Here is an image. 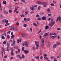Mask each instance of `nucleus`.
<instances>
[{"label":"nucleus","instance_id":"f257e3e1","mask_svg":"<svg viewBox=\"0 0 61 61\" xmlns=\"http://www.w3.org/2000/svg\"><path fill=\"white\" fill-rule=\"evenodd\" d=\"M41 46L42 47H43L44 46V43H45V41H44V39H41Z\"/></svg>","mask_w":61,"mask_h":61},{"label":"nucleus","instance_id":"f03ea898","mask_svg":"<svg viewBox=\"0 0 61 61\" xmlns=\"http://www.w3.org/2000/svg\"><path fill=\"white\" fill-rule=\"evenodd\" d=\"M41 5H43V7H46L47 6V3L46 2L42 3L41 4Z\"/></svg>","mask_w":61,"mask_h":61},{"label":"nucleus","instance_id":"7ed1b4c3","mask_svg":"<svg viewBox=\"0 0 61 61\" xmlns=\"http://www.w3.org/2000/svg\"><path fill=\"white\" fill-rule=\"evenodd\" d=\"M35 44L36 45V46L37 47H36V49H38V47H39V45H38L39 44V43L38 42H37L36 41H35Z\"/></svg>","mask_w":61,"mask_h":61},{"label":"nucleus","instance_id":"20e7f679","mask_svg":"<svg viewBox=\"0 0 61 61\" xmlns=\"http://www.w3.org/2000/svg\"><path fill=\"white\" fill-rule=\"evenodd\" d=\"M15 40H13V43H12L11 44V46H14V45H15Z\"/></svg>","mask_w":61,"mask_h":61},{"label":"nucleus","instance_id":"39448f33","mask_svg":"<svg viewBox=\"0 0 61 61\" xmlns=\"http://www.w3.org/2000/svg\"><path fill=\"white\" fill-rule=\"evenodd\" d=\"M9 28L10 29V30H12L13 29H14V28H15V27H14V26H12L9 27Z\"/></svg>","mask_w":61,"mask_h":61},{"label":"nucleus","instance_id":"423d86ee","mask_svg":"<svg viewBox=\"0 0 61 61\" xmlns=\"http://www.w3.org/2000/svg\"><path fill=\"white\" fill-rule=\"evenodd\" d=\"M21 35L22 36L24 37H25V33H22L21 34Z\"/></svg>","mask_w":61,"mask_h":61},{"label":"nucleus","instance_id":"0eeeda50","mask_svg":"<svg viewBox=\"0 0 61 61\" xmlns=\"http://www.w3.org/2000/svg\"><path fill=\"white\" fill-rule=\"evenodd\" d=\"M46 16H43L42 17V19L43 20H46Z\"/></svg>","mask_w":61,"mask_h":61},{"label":"nucleus","instance_id":"6e6552de","mask_svg":"<svg viewBox=\"0 0 61 61\" xmlns=\"http://www.w3.org/2000/svg\"><path fill=\"white\" fill-rule=\"evenodd\" d=\"M49 34L48 33H46L44 35V36H47Z\"/></svg>","mask_w":61,"mask_h":61},{"label":"nucleus","instance_id":"1a4fd4ad","mask_svg":"<svg viewBox=\"0 0 61 61\" xmlns=\"http://www.w3.org/2000/svg\"><path fill=\"white\" fill-rule=\"evenodd\" d=\"M56 44H54L53 46V48H55L56 47Z\"/></svg>","mask_w":61,"mask_h":61},{"label":"nucleus","instance_id":"9d476101","mask_svg":"<svg viewBox=\"0 0 61 61\" xmlns=\"http://www.w3.org/2000/svg\"><path fill=\"white\" fill-rule=\"evenodd\" d=\"M55 22H53L52 23V25L51 24L50 25H51V27L53 26V25H54V24H55Z\"/></svg>","mask_w":61,"mask_h":61},{"label":"nucleus","instance_id":"9b49d317","mask_svg":"<svg viewBox=\"0 0 61 61\" xmlns=\"http://www.w3.org/2000/svg\"><path fill=\"white\" fill-rule=\"evenodd\" d=\"M21 41V40L20 39H18L17 40V43H19V42H20Z\"/></svg>","mask_w":61,"mask_h":61},{"label":"nucleus","instance_id":"f8f14e48","mask_svg":"<svg viewBox=\"0 0 61 61\" xmlns=\"http://www.w3.org/2000/svg\"><path fill=\"white\" fill-rule=\"evenodd\" d=\"M25 45L27 47L28 46V44H27V43L26 42H25Z\"/></svg>","mask_w":61,"mask_h":61},{"label":"nucleus","instance_id":"ddd939ff","mask_svg":"<svg viewBox=\"0 0 61 61\" xmlns=\"http://www.w3.org/2000/svg\"><path fill=\"white\" fill-rule=\"evenodd\" d=\"M24 52H25V53H28L29 52V51H26L25 50H24Z\"/></svg>","mask_w":61,"mask_h":61},{"label":"nucleus","instance_id":"4468645a","mask_svg":"<svg viewBox=\"0 0 61 61\" xmlns=\"http://www.w3.org/2000/svg\"><path fill=\"white\" fill-rule=\"evenodd\" d=\"M1 37L2 38V39H5V36H4L2 35L1 36Z\"/></svg>","mask_w":61,"mask_h":61},{"label":"nucleus","instance_id":"2eb2a0df","mask_svg":"<svg viewBox=\"0 0 61 61\" xmlns=\"http://www.w3.org/2000/svg\"><path fill=\"white\" fill-rule=\"evenodd\" d=\"M34 8L33 7H31L30 8L31 10H32V11H34Z\"/></svg>","mask_w":61,"mask_h":61},{"label":"nucleus","instance_id":"dca6fc26","mask_svg":"<svg viewBox=\"0 0 61 61\" xmlns=\"http://www.w3.org/2000/svg\"><path fill=\"white\" fill-rule=\"evenodd\" d=\"M37 4H41V3H42L40 1H37Z\"/></svg>","mask_w":61,"mask_h":61},{"label":"nucleus","instance_id":"f3484780","mask_svg":"<svg viewBox=\"0 0 61 61\" xmlns=\"http://www.w3.org/2000/svg\"><path fill=\"white\" fill-rule=\"evenodd\" d=\"M40 16L38 14L36 16V17H37L38 18L39 17H40Z\"/></svg>","mask_w":61,"mask_h":61},{"label":"nucleus","instance_id":"a211bd4d","mask_svg":"<svg viewBox=\"0 0 61 61\" xmlns=\"http://www.w3.org/2000/svg\"><path fill=\"white\" fill-rule=\"evenodd\" d=\"M6 2L5 1H4L3 2V4H6Z\"/></svg>","mask_w":61,"mask_h":61},{"label":"nucleus","instance_id":"6ab92c4d","mask_svg":"<svg viewBox=\"0 0 61 61\" xmlns=\"http://www.w3.org/2000/svg\"><path fill=\"white\" fill-rule=\"evenodd\" d=\"M49 28V27L48 26H47L46 27V30Z\"/></svg>","mask_w":61,"mask_h":61},{"label":"nucleus","instance_id":"aec40b11","mask_svg":"<svg viewBox=\"0 0 61 61\" xmlns=\"http://www.w3.org/2000/svg\"><path fill=\"white\" fill-rule=\"evenodd\" d=\"M5 21L6 23H8V20H5Z\"/></svg>","mask_w":61,"mask_h":61},{"label":"nucleus","instance_id":"412c9836","mask_svg":"<svg viewBox=\"0 0 61 61\" xmlns=\"http://www.w3.org/2000/svg\"><path fill=\"white\" fill-rule=\"evenodd\" d=\"M11 56H14V53L13 52V51H11Z\"/></svg>","mask_w":61,"mask_h":61},{"label":"nucleus","instance_id":"4be33fe9","mask_svg":"<svg viewBox=\"0 0 61 61\" xmlns=\"http://www.w3.org/2000/svg\"><path fill=\"white\" fill-rule=\"evenodd\" d=\"M7 46H10V44L8 42L7 43Z\"/></svg>","mask_w":61,"mask_h":61},{"label":"nucleus","instance_id":"5701e85b","mask_svg":"<svg viewBox=\"0 0 61 61\" xmlns=\"http://www.w3.org/2000/svg\"><path fill=\"white\" fill-rule=\"evenodd\" d=\"M56 37V36H52L51 38H52V39H54V38H55Z\"/></svg>","mask_w":61,"mask_h":61},{"label":"nucleus","instance_id":"b1692460","mask_svg":"<svg viewBox=\"0 0 61 61\" xmlns=\"http://www.w3.org/2000/svg\"><path fill=\"white\" fill-rule=\"evenodd\" d=\"M60 57H61V55L58 56H57V58H60Z\"/></svg>","mask_w":61,"mask_h":61},{"label":"nucleus","instance_id":"393cba45","mask_svg":"<svg viewBox=\"0 0 61 61\" xmlns=\"http://www.w3.org/2000/svg\"><path fill=\"white\" fill-rule=\"evenodd\" d=\"M4 13H6L7 14H8V12H7L6 11H4Z\"/></svg>","mask_w":61,"mask_h":61},{"label":"nucleus","instance_id":"a878e982","mask_svg":"<svg viewBox=\"0 0 61 61\" xmlns=\"http://www.w3.org/2000/svg\"><path fill=\"white\" fill-rule=\"evenodd\" d=\"M35 58L36 59H38L39 58V56H36L35 57Z\"/></svg>","mask_w":61,"mask_h":61},{"label":"nucleus","instance_id":"bb28decb","mask_svg":"<svg viewBox=\"0 0 61 61\" xmlns=\"http://www.w3.org/2000/svg\"><path fill=\"white\" fill-rule=\"evenodd\" d=\"M22 2L23 3H25V1L24 0H21Z\"/></svg>","mask_w":61,"mask_h":61},{"label":"nucleus","instance_id":"cd10ccee","mask_svg":"<svg viewBox=\"0 0 61 61\" xmlns=\"http://www.w3.org/2000/svg\"><path fill=\"white\" fill-rule=\"evenodd\" d=\"M48 47H50V46H51V45L50 44H48Z\"/></svg>","mask_w":61,"mask_h":61},{"label":"nucleus","instance_id":"c85d7f7f","mask_svg":"<svg viewBox=\"0 0 61 61\" xmlns=\"http://www.w3.org/2000/svg\"><path fill=\"white\" fill-rule=\"evenodd\" d=\"M22 56L23 58H24L25 57V56H24V55L23 54L22 55Z\"/></svg>","mask_w":61,"mask_h":61},{"label":"nucleus","instance_id":"c756f323","mask_svg":"<svg viewBox=\"0 0 61 61\" xmlns=\"http://www.w3.org/2000/svg\"><path fill=\"white\" fill-rule=\"evenodd\" d=\"M24 15H24L22 14L20 15L21 17H24Z\"/></svg>","mask_w":61,"mask_h":61},{"label":"nucleus","instance_id":"7c9ffc66","mask_svg":"<svg viewBox=\"0 0 61 61\" xmlns=\"http://www.w3.org/2000/svg\"><path fill=\"white\" fill-rule=\"evenodd\" d=\"M44 56H45V57H46V56H47V55L46 54H44Z\"/></svg>","mask_w":61,"mask_h":61},{"label":"nucleus","instance_id":"2f4dec72","mask_svg":"<svg viewBox=\"0 0 61 61\" xmlns=\"http://www.w3.org/2000/svg\"><path fill=\"white\" fill-rule=\"evenodd\" d=\"M27 25L26 24H24V27H26V26H27Z\"/></svg>","mask_w":61,"mask_h":61},{"label":"nucleus","instance_id":"473e14b6","mask_svg":"<svg viewBox=\"0 0 61 61\" xmlns=\"http://www.w3.org/2000/svg\"><path fill=\"white\" fill-rule=\"evenodd\" d=\"M35 48L34 46H33V47H32V49H33V50H35Z\"/></svg>","mask_w":61,"mask_h":61},{"label":"nucleus","instance_id":"72a5a7b5","mask_svg":"<svg viewBox=\"0 0 61 61\" xmlns=\"http://www.w3.org/2000/svg\"><path fill=\"white\" fill-rule=\"evenodd\" d=\"M37 5H34V6H33V7H37Z\"/></svg>","mask_w":61,"mask_h":61},{"label":"nucleus","instance_id":"f704fd0d","mask_svg":"<svg viewBox=\"0 0 61 61\" xmlns=\"http://www.w3.org/2000/svg\"><path fill=\"white\" fill-rule=\"evenodd\" d=\"M51 5V6H54V4H51L50 5Z\"/></svg>","mask_w":61,"mask_h":61},{"label":"nucleus","instance_id":"c9c22d12","mask_svg":"<svg viewBox=\"0 0 61 61\" xmlns=\"http://www.w3.org/2000/svg\"><path fill=\"white\" fill-rule=\"evenodd\" d=\"M59 21H60V20H61V17H60L59 16Z\"/></svg>","mask_w":61,"mask_h":61},{"label":"nucleus","instance_id":"e433bc0d","mask_svg":"<svg viewBox=\"0 0 61 61\" xmlns=\"http://www.w3.org/2000/svg\"><path fill=\"white\" fill-rule=\"evenodd\" d=\"M34 25H35L36 26H37V25L35 23H33Z\"/></svg>","mask_w":61,"mask_h":61},{"label":"nucleus","instance_id":"4c0bfd02","mask_svg":"<svg viewBox=\"0 0 61 61\" xmlns=\"http://www.w3.org/2000/svg\"><path fill=\"white\" fill-rule=\"evenodd\" d=\"M9 23H6V24L5 25V26H7V25H9Z\"/></svg>","mask_w":61,"mask_h":61},{"label":"nucleus","instance_id":"58836bf2","mask_svg":"<svg viewBox=\"0 0 61 61\" xmlns=\"http://www.w3.org/2000/svg\"><path fill=\"white\" fill-rule=\"evenodd\" d=\"M24 47H22V51H24V50H24Z\"/></svg>","mask_w":61,"mask_h":61},{"label":"nucleus","instance_id":"ea45409f","mask_svg":"<svg viewBox=\"0 0 61 61\" xmlns=\"http://www.w3.org/2000/svg\"><path fill=\"white\" fill-rule=\"evenodd\" d=\"M6 51H7L8 52H9L10 50L9 49H6Z\"/></svg>","mask_w":61,"mask_h":61},{"label":"nucleus","instance_id":"a19ab883","mask_svg":"<svg viewBox=\"0 0 61 61\" xmlns=\"http://www.w3.org/2000/svg\"><path fill=\"white\" fill-rule=\"evenodd\" d=\"M45 59H46V60H47L48 59V58H47V57H44Z\"/></svg>","mask_w":61,"mask_h":61},{"label":"nucleus","instance_id":"79ce46f5","mask_svg":"<svg viewBox=\"0 0 61 61\" xmlns=\"http://www.w3.org/2000/svg\"><path fill=\"white\" fill-rule=\"evenodd\" d=\"M53 2L54 3V4H56V1L54 0H53Z\"/></svg>","mask_w":61,"mask_h":61},{"label":"nucleus","instance_id":"37998d69","mask_svg":"<svg viewBox=\"0 0 61 61\" xmlns=\"http://www.w3.org/2000/svg\"><path fill=\"white\" fill-rule=\"evenodd\" d=\"M56 44L57 45H60V44L59 42H57Z\"/></svg>","mask_w":61,"mask_h":61},{"label":"nucleus","instance_id":"c03bdc74","mask_svg":"<svg viewBox=\"0 0 61 61\" xmlns=\"http://www.w3.org/2000/svg\"><path fill=\"white\" fill-rule=\"evenodd\" d=\"M57 30H61V29L60 28H57Z\"/></svg>","mask_w":61,"mask_h":61},{"label":"nucleus","instance_id":"a18cd8bd","mask_svg":"<svg viewBox=\"0 0 61 61\" xmlns=\"http://www.w3.org/2000/svg\"><path fill=\"white\" fill-rule=\"evenodd\" d=\"M30 18H28L27 19V21H30Z\"/></svg>","mask_w":61,"mask_h":61},{"label":"nucleus","instance_id":"49530a36","mask_svg":"<svg viewBox=\"0 0 61 61\" xmlns=\"http://www.w3.org/2000/svg\"><path fill=\"white\" fill-rule=\"evenodd\" d=\"M18 53H19L20 52V49H18Z\"/></svg>","mask_w":61,"mask_h":61},{"label":"nucleus","instance_id":"de8ad7c7","mask_svg":"<svg viewBox=\"0 0 61 61\" xmlns=\"http://www.w3.org/2000/svg\"><path fill=\"white\" fill-rule=\"evenodd\" d=\"M30 31H31V32H32V28H30Z\"/></svg>","mask_w":61,"mask_h":61},{"label":"nucleus","instance_id":"09e8293b","mask_svg":"<svg viewBox=\"0 0 61 61\" xmlns=\"http://www.w3.org/2000/svg\"><path fill=\"white\" fill-rule=\"evenodd\" d=\"M48 15L49 16H51V14H48Z\"/></svg>","mask_w":61,"mask_h":61},{"label":"nucleus","instance_id":"8fccbe9b","mask_svg":"<svg viewBox=\"0 0 61 61\" xmlns=\"http://www.w3.org/2000/svg\"><path fill=\"white\" fill-rule=\"evenodd\" d=\"M7 38L8 39H9V38H10V36H9V35H7Z\"/></svg>","mask_w":61,"mask_h":61},{"label":"nucleus","instance_id":"3c124183","mask_svg":"<svg viewBox=\"0 0 61 61\" xmlns=\"http://www.w3.org/2000/svg\"><path fill=\"white\" fill-rule=\"evenodd\" d=\"M15 37V36L13 35L11 36V38H13V37Z\"/></svg>","mask_w":61,"mask_h":61},{"label":"nucleus","instance_id":"603ef678","mask_svg":"<svg viewBox=\"0 0 61 61\" xmlns=\"http://www.w3.org/2000/svg\"><path fill=\"white\" fill-rule=\"evenodd\" d=\"M7 56V55H5V56H4V58H6Z\"/></svg>","mask_w":61,"mask_h":61},{"label":"nucleus","instance_id":"864d4df0","mask_svg":"<svg viewBox=\"0 0 61 61\" xmlns=\"http://www.w3.org/2000/svg\"><path fill=\"white\" fill-rule=\"evenodd\" d=\"M3 43L4 44H6V41H5L4 42H3Z\"/></svg>","mask_w":61,"mask_h":61},{"label":"nucleus","instance_id":"5fc2aeb1","mask_svg":"<svg viewBox=\"0 0 61 61\" xmlns=\"http://www.w3.org/2000/svg\"><path fill=\"white\" fill-rule=\"evenodd\" d=\"M41 8V7H38V10H39Z\"/></svg>","mask_w":61,"mask_h":61},{"label":"nucleus","instance_id":"6e6d98bb","mask_svg":"<svg viewBox=\"0 0 61 61\" xmlns=\"http://www.w3.org/2000/svg\"><path fill=\"white\" fill-rule=\"evenodd\" d=\"M18 46H16V47H14V48H16V49H17V48H18Z\"/></svg>","mask_w":61,"mask_h":61},{"label":"nucleus","instance_id":"4d7b16f0","mask_svg":"<svg viewBox=\"0 0 61 61\" xmlns=\"http://www.w3.org/2000/svg\"><path fill=\"white\" fill-rule=\"evenodd\" d=\"M52 35L53 36H54V35H56V33H54L52 34Z\"/></svg>","mask_w":61,"mask_h":61},{"label":"nucleus","instance_id":"13d9d810","mask_svg":"<svg viewBox=\"0 0 61 61\" xmlns=\"http://www.w3.org/2000/svg\"><path fill=\"white\" fill-rule=\"evenodd\" d=\"M43 56H41V57H40V59H42V58H43Z\"/></svg>","mask_w":61,"mask_h":61},{"label":"nucleus","instance_id":"bf43d9fd","mask_svg":"<svg viewBox=\"0 0 61 61\" xmlns=\"http://www.w3.org/2000/svg\"><path fill=\"white\" fill-rule=\"evenodd\" d=\"M14 30L15 31H17V29L15 28L14 29Z\"/></svg>","mask_w":61,"mask_h":61},{"label":"nucleus","instance_id":"052dcab7","mask_svg":"<svg viewBox=\"0 0 61 61\" xmlns=\"http://www.w3.org/2000/svg\"><path fill=\"white\" fill-rule=\"evenodd\" d=\"M9 13H12V11H11V10H9Z\"/></svg>","mask_w":61,"mask_h":61},{"label":"nucleus","instance_id":"680f3d73","mask_svg":"<svg viewBox=\"0 0 61 61\" xmlns=\"http://www.w3.org/2000/svg\"><path fill=\"white\" fill-rule=\"evenodd\" d=\"M53 58H54V57H53V56H51V57L50 58H51V59H53Z\"/></svg>","mask_w":61,"mask_h":61},{"label":"nucleus","instance_id":"e2e57ef3","mask_svg":"<svg viewBox=\"0 0 61 61\" xmlns=\"http://www.w3.org/2000/svg\"><path fill=\"white\" fill-rule=\"evenodd\" d=\"M11 51H13V50H14V49H13V48H11Z\"/></svg>","mask_w":61,"mask_h":61},{"label":"nucleus","instance_id":"0e129e2a","mask_svg":"<svg viewBox=\"0 0 61 61\" xmlns=\"http://www.w3.org/2000/svg\"><path fill=\"white\" fill-rule=\"evenodd\" d=\"M54 61H57V60H56V59L55 58H54Z\"/></svg>","mask_w":61,"mask_h":61},{"label":"nucleus","instance_id":"69168bd1","mask_svg":"<svg viewBox=\"0 0 61 61\" xmlns=\"http://www.w3.org/2000/svg\"><path fill=\"white\" fill-rule=\"evenodd\" d=\"M37 20H41V18H38Z\"/></svg>","mask_w":61,"mask_h":61},{"label":"nucleus","instance_id":"338daca9","mask_svg":"<svg viewBox=\"0 0 61 61\" xmlns=\"http://www.w3.org/2000/svg\"><path fill=\"white\" fill-rule=\"evenodd\" d=\"M50 11V9L49 8H48V9L47 11Z\"/></svg>","mask_w":61,"mask_h":61},{"label":"nucleus","instance_id":"774afa93","mask_svg":"<svg viewBox=\"0 0 61 61\" xmlns=\"http://www.w3.org/2000/svg\"><path fill=\"white\" fill-rule=\"evenodd\" d=\"M19 58L20 59H22V57L20 56Z\"/></svg>","mask_w":61,"mask_h":61}]
</instances>
